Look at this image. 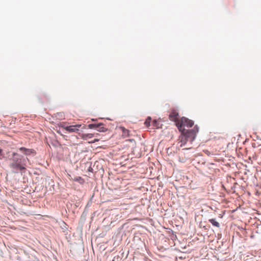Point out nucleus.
Returning <instances> with one entry per match:
<instances>
[{
    "label": "nucleus",
    "mask_w": 261,
    "mask_h": 261,
    "mask_svg": "<svg viewBox=\"0 0 261 261\" xmlns=\"http://www.w3.org/2000/svg\"><path fill=\"white\" fill-rule=\"evenodd\" d=\"M102 125V123L98 124H90L88 125V128L90 129H92L94 128H96V127H99V126Z\"/></svg>",
    "instance_id": "f8f14e48"
},
{
    "label": "nucleus",
    "mask_w": 261,
    "mask_h": 261,
    "mask_svg": "<svg viewBox=\"0 0 261 261\" xmlns=\"http://www.w3.org/2000/svg\"><path fill=\"white\" fill-rule=\"evenodd\" d=\"M55 117L57 118V119H58L59 120H62L64 118L65 115L64 113L63 112H59L55 114Z\"/></svg>",
    "instance_id": "9d476101"
},
{
    "label": "nucleus",
    "mask_w": 261,
    "mask_h": 261,
    "mask_svg": "<svg viewBox=\"0 0 261 261\" xmlns=\"http://www.w3.org/2000/svg\"><path fill=\"white\" fill-rule=\"evenodd\" d=\"M194 123L192 120L188 119L185 117H182L179 121L177 122L176 126L179 132L183 133L185 131V127H191L193 126Z\"/></svg>",
    "instance_id": "f03ea898"
},
{
    "label": "nucleus",
    "mask_w": 261,
    "mask_h": 261,
    "mask_svg": "<svg viewBox=\"0 0 261 261\" xmlns=\"http://www.w3.org/2000/svg\"><path fill=\"white\" fill-rule=\"evenodd\" d=\"M99 140V139H95L94 140L89 142V143H95L96 142H98Z\"/></svg>",
    "instance_id": "a211bd4d"
},
{
    "label": "nucleus",
    "mask_w": 261,
    "mask_h": 261,
    "mask_svg": "<svg viewBox=\"0 0 261 261\" xmlns=\"http://www.w3.org/2000/svg\"><path fill=\"white\" fill-rule=\"evenodd\" d=\"M18 150L25 155H30L31 154H35V150L32 149H28L25 147H20L18 149Z\"/></svg>",
    "instance_id": "423d86ee"
},
{
    "label": "nucleus",
    "mask_w": 261,
    "mask_h": 261,
    "mask_svg": "<svg viewBox=\"0 0 261 261\" xmlns=\"http://www.w3.org/2000/svg\"><path fill=\"white\" fill-rule=\"evenodd\" d=\"M119 129L122 131V136L124 138H126L130 136V131L128 129L125 128L123 126H120L119 127Z\"/></svg>",
    "instance_id": "1a4fd4ad"
},
{
    "label": "nucleus",
    "mask_w": 261,
    "mask_h": 261,
    "mask_svg": "<svg viewBox=\"0 0 261 261\" xmlns=\"http://www.w3.org/2000/svg\"><path fill=\"white\" fill-rule=\"evenodd\" d=\"M74 181H78L80 184H83L84 182V180L81 177H75L73 179Z\"/></svg>",
    "instance_id": "ddd939ff"
},
{
    "label": "nucleus",
    "mask_w": 261,
    "mask_h": 261,
    "mask_svg": "<svg viewBox=\"0 0 261 261\" xmlns=\"http://www.w3.org/2000/svg\"><path fill=\"white\" fill-rule=\"evenodd\" d=\"M96 128H98V131L100 132H105L107 131V129L104 127L103 126H99V127H96Z\"/></svg>",
    "instance_id": "dca6fc26"
},
{
    "label": "nucleus",
    "mask_w": 261,
    "mask_h": 261,
    "mask_svg": "<svg viewBox=\"0 0 261 261\" xmlns=\"http://www.w3.org/2000/svg\"><path fill=\"white\" fill-rule=\"evenodd\" d=\"M199 131V128L197 125H195L193 128L187 131H184V134L186 136L190 142H193Z\"/></svg>",
    "instance_id": "7ed1b4c3"
},
{
    "label": "nucleus",
    "mask_w": 261,
    "mask_h": 261,
    "mask_svg": "<svg viewBox=\"0 0 261 261\" xmlns=\"http://www.w3.org/2000/svg\"><path fill=\"white\" fill-rule=\"evenodd\" d=\"M178 112L175 109L171 110L169 115V118L171 121H174L176 125L177 122L179 121L180 119L178 118Z\"/></svg>",
    "instance_id": "39448f33"
},
{
    "label": "nucleus",
    "mask_w": 261,
    "mask_h": 261,
    "mask_svg": "<svg viewBox=\"0 0 261 261\" xmlns=\"http://www.w3.org/2000/svg\"><path fill=\"white\" fill-rule=\"evenodd\" d=\"M3 158H4V154L3 153L2 149L0 148V159H1Z\"/></svg>",
    "instance_id": "f3484780"
},
{
    "label": "nucleus",
    "mask_w": 261,
    "mask_h": 261,
    "mask_svg": "<svg viewBox=\"0 0 261 261\" xmlns=\"http://www.w3.org/2000/svg\"><path fill=\"white\" fill-rule=\"evenodd\" d=\"M209 221L212 224L217 227H220V224L215 219H211L209 220Z\"/></svg>",
    "instance_id": "9b49d317"
},
{
    "label": "nucleus",
    "mask_w": 261,
    "mask_h": 261,
    "mask_svg": "<svg viewBox=\"0 0 261 261\" xmlns=\"http://www.w3.org/2000/svg\"><path fill=\"white\" fill-rule=\"evenodd\" d=\"M178 141H179V142L181 143L180 145V147H182L183 145H185L188 141H189L184 134V132L183 133H181V135L179 137Z\"/></svg>",
    "instance_id": "0eeeda50"
},
{
    "label": "nucleus",
    "mask_w": 261,
    "mask_h": 261,
    "mask_svg": "<svg viewBox=\"0 0 261 261\" xmlns=\"http://www.w3.org/2000/svg\"><path fill=\"white\" fill-rule=\"evenodd\" d=\"M10 160V167L13 170L14 173H18V171L25 169V159L18 153L13 152Z\"/></svg>",
    "instance_id": "f257e3e1"
},
{
    "label": "nucleus",
    "mask_w": 261,
    "mask_h": 261,
    "mask_svg": "<svg viewBox=\"0 0 261 261\" xmlns=\"http://www.w3.org/2000/svg\"><path fill=\"white\" fill-rule=\"evenodd\" d=\"M151 118L150 117H148L145 120L144 122V124L146 125V126L148 127L150 125Z\"/></svg>",
    "instance_id": "4468645a"
},
{
    "label": "nucleus",
    "mask_w": 261,
    "mask_h": 261,
    "mask_svg": "<svg viewBox=\"0 0 261 261\" xmlns=\"http://www.w3.org/2000/svg\"><path fill=\"white\" fill-rule=\"evenodd\" d=\"M152 125H153V128H159V127H160L159 126L160 124L158 122V121L156 120H153V123H152Z\"/></svg>",
    "instance_id": "2eb2a0df"
},
{
    "label": "nucleus",
    "mask_w": 261,
    "mask_h": 261,
    "mask_svg": "<svg viewBox=\"0 0 261 261\" xmlns=\"http://www.w3.org/2000/svg\"><path fill=\"white\" fill-rule=\"evenodd\" d=\"M98 136H99V134H98V133H96L95 134H82L81 135V137L82 139L87 140L88 139H91V138H93L94 136L97 137Z\"/></svg>",
    "instance_id": "6e6552de"
},
{
    "label": "nucleus",
    "mask_w": 261,
    "mask_h": 261,
    "mask_svg": "<svg viewBox=\"0 0 261 261\" xmlns=\"http://www.w3.org/2000/svg\"><path fill=\"white\" fill-rule=\"evenodd\" d=\"M81 124H75L66 126L64 123L61 124L60 125V126L70 133H77L79 130V128L81 127Z\"/></svg>",
    "instance_id": "20e7f679"
}]
</instances>
